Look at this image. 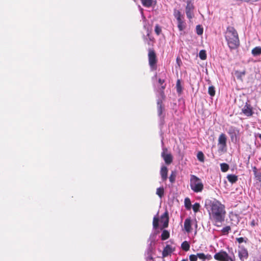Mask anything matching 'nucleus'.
I'll return each mask as SVG.
<instances>
[{
	"mask_svg": "<svg viewBox=\"0 0 261 261\" xmlns=\"http://www.w3.org/2000/svg\"><path fill=\"white\" fill-rule=\"evenodd\" d=\"M210 216L215 223H221L224 220L226 211L225 205L219 201L215 199L210 202Z\"/></svg>",
	"mask_w": 261,
	"mask_h": 261,
	"instance_id": "f257e3e1",
	"label": "nucleus"
},
{
	"mask_svg": "<svg viewBox=\"0 0 261 261\" xmlns=\"http://www.w3.org/2000/svg\"><path fill=\"white\" fill-rule=\"evenodd\" d=\"M225 37L230 49H236L240 45V41L237 31L232 27L227 28Z\"/></svg>",
	"mask_w": 261,
	"mask_h": 261,
	"instance_id": "f03ea898",
	"label": "nucleus"
},
{
	"mask_svg": "<svg viewBox=\"0 0 261 261\" xmlns=\"http://www.w3.org/2000/svg\"><path fill=\"white\" fill-rule=\"evenodd\" d=\"M190 187L195 193L201 192L203 189V185L200 178L194 175L190 178Z\"/></svg>",
	"mask_w": 261,
	"mask_h": 261,
	"instance_id": "7ed1b4c3",
	"label": "nucleus"
},
{
	"mask_svg": "<svg viewBox=\"0 0 261 261\" xmlns=\"http://www.w3.org/2000/svg\"><path fill=\"white\" fill-rule=\"evenodd\" d=\"M148 63L150 68L152 70L157 69L158 59L154 50L152 48H149L148 54Z\"/></svg>",
	"mask_w": 261,
	"mask_h": 261,
	"instance_id": "20e7f679",
	"label": "nucleus"
},
{
	"mask_svg": "<svg viewBox=\"0 0 261 261\" xmlns=\"http://www.w3.org/2000/svg\"><path fill=\"white\" fill-rule=\"evenodd\" d=\"M214 258L218 261H235V257L233 258L229 256L228 253L224 251H221L216 253L214 256Z\"/></svg>",
	"mask_w": 261,
	"mask_h": 261,
	"instance_id": "39448f33",
	"label": "nucleus"
},
{
	"mask_svg": "<svg viewBox=\"0 0 261 261\" xmlns=\"http://www.w3.org/2000/svg\"><path fill=\"white\" fill-rule=\"evenodd\" d=\"M166 96L165 93L162 92L161 93V98H159L157 100V112L159 116L164 118V115H163V112L165 111V107L163 104V101L165 99Z\"/></svg>",
	"mask_w": 261,
	"mask_h": 261,
	"instance_id": "423d86ee",
	"label": "nucleus"
},
{
	"mask_svg": "<svg viewBox=\"0 0 261 261\" xmlns=\"http://www.w3.org/2000/svg\"><path fill=\"white\" fill-rule=\"evenodd\" d=\"M161 156L165 163L167 165L170 164L173 161V156L170 153L168 152V149L167 148H163Z\"/></svg>",
	"mask_w": 261,
	"mask_h": 261,
	"instance_id": "0eeeda50",
	"label": "nucleus"
},
{
	"mask_svg": "<svg viewBox=\"0 0 261 261\" xmlns=\"http://www.w3.org/2000/svg\"><path fill=\"white\" fill-rule=\"evenodd\" d=\"M194 7L190 2H188L186 7V13L187 17L191 19L194 16L193 10Z\"/></svg>",
	"mask_w": 261,
	"mask_h": 261,
	"instance_id": "6e6552de",
	"label": "nucleus"
},
{
	"mask_svg": "<svg viewBox=\"0 0 261 261\" xmlns=\"http://www.w3.org/2000/svg\"><path fill=\"white\" fill-rule=\"evenodd\" d=\"M242 112L245 116L247 117L252 116L254 113L253 111V108L250 104H248L247 102L242 108Z\"/></svg>",
	"mask_w": 261,
	"mask_h": 261,
	"instance_id": "1a4fd4ad",
	"label": "nucleus"
},
{
	"mask_svg": "<svg viewBox=\"0 0 261 261\" xmlns=\"http://www.w3.org/2000/svg\"><path fill=\"white\" fill-rule=\"evenodd\" d=\"M226 141L227 138L225 134L222 133L220 135L218 138V145L220 146V148L223 150L226 147Z\"/></svg>",
	"mask_w": 261,
	"mask_h": 261,
	"instance_id": "9d476101",
	"label": "nucleus"
},
{
	"mask_svg": "<svg viewBox=\"0 0 261 261\" xmlns=\"http://www.w3.org/2000/svg\"><path fill=\"white\" fill-rule=\"evenodd\" d=\"M161 222L163 223V228H167L169 223V215L168 211H166L161 217Z\"/></svg>",
	"mask_w": 261,
	"mask_h": 261,
	"instance_id": "9b49d317",
	"label": "nucleus"
},
{
	"mask_svg": "<svg viewBox=\"0 0 261 261\" xmlns=\"http://www.w3.org/2000/svg\"><path fill=\"white\" fill-rule=\"evenodd\" d=\"M239 257L242 261H244L248 257V252L247 249L244 247L242 248L239 251Z\"/></svg>",
	"mask_w": 261,
	"mask_h": 261,
	"instance_id": "f8f14e48",
	"label": "nucleus"
},
{
	"mask_svg": "<svg viewBox=\"0 0 261 261\" xmlns=\"http://www.w3.org/2000/svg\"><path fill=\"white\" fill-rule=\"evenodd\" d=\"M174 250L172 249L170 245H167L164 248L162 252L163 257H165L167 256L168 255L170 254Z\"/></svg>",
	"mask_w": 261,
	"mask_h": 261,
	"instance_id": "ddd939ff",
	"label": "nucleus"
},
{
	"mask_svg": "<svg viewBox=\"0 0 261 261\" xmlns=\"http://www.w3.org/2000/svg\"><path fill=\"white\" fill-rule=\"evenodd\" d=\"M184 228L187 232L191 231V220L190 218H187L185 220Z\"/></svg>",
	"mask_w": 261,
	"mask_h": 261,
	"instance_id": "4468645a",
	"label": "nucleus"
},
{
	"mask_svg": "<svg viewBox=\"0 0 261 261\" xmlns=\"http://www.w3.org/2000/svg\"><path fill=\"white\" fill-rule=\"evenodd\" d=\"M161 175L163 181H165L167 179L168 169L166 166L162 167L160 171Z\"/></svg>",
	"mask_w": 261,
	"mask_h": 261,
	"instance_id": "2eb2a0df",
	"label": "nucleus"
},
{
	"mask_svg": "<svg viewBox=\"0 0 261 261\" xmlns=\"http://www.w3.org/2000/svg\"><path fill=\"white\" fill-rule=\"evenodd\" d=\"M227 178L229 182L231 184L236 182L238 179V176L234 174H228L227 176Z\"/></svg>",
	"mask_w": 261,
	"mask_h": 261,
	"instance_id": "dca6fc26",
	"label": "nucleus"
},
{
	"mask_svg": "<svg viewBox=\"0 0 261 261\" xmlns=\"http://www.w3.org/2000/svg\"><path fill=\"white\" fill-rule=\"evenodd\" d=\"M251 53L254 56L261 55V47L257 46L254 47L252 49Z\"/></svg>",
	"mask_w": 261,
	"mask_h": 261,
	"instance_id": "f3484780",
	"label": "nucleus"
},
{
	"mask_svg": "<svg viewBox=\"0 0 261 261\" xmlns=\"http://www.w3.org/2000/svg\"><path fill=\"white\" fill-rule=\"evenodd\" d=\"M141 1L142 5L147 8L150 7L153 3V0H141Z\"/></svg>",
	"mask_w": 261,
	"mask_h": 261,
	"instance_id": "a211bd4d",
	"label": "nucleus"
},
{
	"mask_svg": "<svg viewBox=\"0 0 261 261\" xmlns=\"http://www.w3.org/2000/svg\"><path fill=\"white\" fill-rule=\"evenodd\" d=\"M170 237V234L168 231L164 230L163 231L161 234V239L163 241L168 239Z\"/></svg>",
	"mask_w": 261,
	"mask_h": 261,
	"instance_id": "6ab92c4d",
	"label": "nucleus"
},
{
	"mask_svg": "<svg viewBox=\"0 0 261 261\" xmlns=\"http://www.w3.org/2000/svg\"><path fill=\"white\" fill-rule=\"evenodd\" d=\"M174 15L175 17L176 18L177 20H179L181 19H184V16L181 15L180 12L178 10H175L174 12Z\"/></svg>",
	"mask_w": 261,
	"mask_h": 261,
	"instance_id": "aec40b11",
	"label": "nucleus"
},
{
	"mask_svg": "<svg viewBox=\"0 0 261 261\" xmlns=\"http://www.w3.org/2000/svg\"><path fill=\"white\" fill-rule=\"evenodd\" d=\"M185 206L186 209L189 210L191 208V202L189 198L187 197L185 199Z\"/></svg>",
	"mask_w": 261,
	"mask_h": 261,
	"instance_id": "412c9836",
	"label": "nucleus"
},
{
	"mask_svg": "<svg viewBox=\"0 0 261 261\" xmlns=\"http://www.w3.org/2000/svg\"><path fill=\"white\" fill-rule=\"evenodd\" d=\"M181 247L182 249L185 251H188L190 249V244L187 241H184L182 243Z\"/></svg>",
	"mask_w": 261,
	"mask_h": 261,
	"instance_id": "4be33fe9",
	"label": "nucleus"
},
{
	"mask_svg": "<svg viewBox=\"0 0 261 261\" xmlns=\"http://www.w3.org/2000/svg\"><path fill=\"white\" fill-rule=\"evenodd\" d=\"M177 27L179 31H182L185 28V24L184 19H181L177 21Z\"/></svg>",
	"mask_w": 261,
	"mask_h": 261,
	"instance_id": "5701e85b",
	"label": "nucleus"
},
{
	"mask_svg": "<svg viewBox=\"0 0 261 261\" xmlns=\"http://www.w3.org/2000/svg\"><path fill=\"white\" fill-rule=\"evenodd\" d=\"M156 194L160 197L162 198L164 194V189L163 187L157 188Z\"/></svg>",
	"mask_w": 261,
	"mask_h": 261,
	"instance_id": "b1692460",
	"label": "nucleus"
},
{
	"mask_svg": "<svg viewBox=\"0 0 261 261\" xmlns=\"http://www.w3.org/2000/svg\"><path fill=\"white\" fill-rule=\"evenodd\" d=\"M221 170L222 172H225L229 169V165L226 163H221L220 164Z\"/></svg>",
	"mask_w": 261,
	"mask_h": 261,
	"instance_id": "393cba45",
	"label": "nucleus"
},
{
	"mask_svg": "<svg viewBox=\"0 0 261 261\" xmlns=\"http://www.w3.org/2000/svg\"><path fill=\"white\" fill-rule=\"evenodd\" d=\"M196 33L198 35H201L203 34V29L200 25H197L196 27Z\"/></svg>",
	"mask_w": 261,
	"mask_h": 261,
	"instance_id": "a878e982",
	"label": "nucleus"
},
{
	"mask_svg": "<svg viewBox=\"0 0 261 261\" xmlns=\"http://www.w3.org/2000/svg\"><path fill=\"white\" fill-rule=\"evenodd\" d=\"M199 56L200 59L204 60L206 59V54L205 50H201L200 51Z\"/></svg>",
	"mask_w": 261,
	"mask_h": 261,
	"instance_id": "bb28decb",
	"label": "nucleus"
},
{
	"mask_svg": "<svg viewBox=\"0 0 261 261\" xmlns=\"http://www.w3.org/2000/svg\"><path fill=\"white\" fill-rule=\"evenodd\" d=\"M159 218L157 217H154L153 219V227L154 229H156L159 227Z\"/></svg>",
	"mask_w": 261,
	"mask_h": 261,
	"instance_id": "cd10ccee",
	"label": "nucleus"
},
{
	"mask_svg": "<svg viewBox=\"0 0 261 261\" xmlns=\"http://www.w3.org/2000/svg\"><path fill=\"white\" fill-rule=\"evenodd\" d=\"M176 90L178 93L180 94L182 91V87L180 83V81L178 80L176 82Z\"/></svg>",
	"mask_w": 261,
	"mask_h": 261,
	"instance_id": "c85d7f7f",
	"label": "nucleus"
},
{
	"mask_svg": "<svg viewBox=\"0 0 261 261\" xmlns=\"http://www.w3.org/2000/svg\"><path fill=\"white\" fill-rule=\"evenodd\" d=\"M208 93L211 96H214L215 95V87L213 86H210L208 89Z\"/></svg>",
	"mask_w": 261,
	"mask_h": 261,
	"instance_id": "c756f323",
	"label": "nucleus"
},
{
	"mask_svg": "<svg viewBox=\"0 0 261 261\" xmlns=\"http://www.w3.org/2000/svg\"><path fill=\"white\" fill-rule=\"evenodd\" d=\"M176 172L174 171H172L170 176H169V180L171 183L174 182L175 181V178H176Z\"/></svg>",
	"mask_w": 261,
	"mask_h": 261,
	"instance_id": "7c9ffc66",
	"label": "nucleus"
},
{
	"mask_svg": "<svg viewBox=\"0 0 261 261\" xmlns=\"http://www.w3.org/2000/svg\"><path fill=\"white\" fill-rule=\"evenodd\" d=\"M197 159L200 162H204V156L203 153L201 151L198 152L197 155Z\"/></svg>",
	"mask_w": 261,
	"mask_h": 261,
	"instance_id": "2f4dec72",
	"label": "nucleus"
},
{
	"mask_svg": "<svg viewBox=\"0 0 261 261\" xmlns=\"http://www.w3.org/2000/svg\"><path fill=\"white\" fill-rule=\"evenodd\" d=\"M230 230V227L229 226H227L226 227H223L221 231L224 234H227Z\"/></svg>",
	"mask_w": 261,
	"mask_h": 261,
	"instance_id": "473e14b6",
	"label": "nucleus"
},
{
	"mask_svg": "<svg viewBox=\"0 0 261 261\" xmlns=\"http://www.w3.org/2000/svg\"><path fill=\"white\" fill-rule=\"evenodd\" d=\"M200 207V204L199 203H195L193 205V210L195 213H197L199 211V208Z\"/></svg>",
	"mask_w": 261,
	"mask_h": 261,
	"instance_id": "72a5a7b5",
	"label": "nucleus"
},
{
	"mask_svg": "<svg viewBox=\"0 0 261 261\" xmlns=\"http://www.w3.org/2000/svg\"><path fill=\"white\" fill-rule=\"evenodd\" d=\"M155 33L157 35H159L162 32V29L158 24H156L154 29Z\"/></svg>",
	"mask_w": 261,
	"mask_h": 261,
	"instance_id": "f704fd0d",
	"label": "nucleus"
},
{
	"mask_svg": "<svg viewBox=\"0 0 261 261\" xmlns=\"http://www.w3.org/2000/svg\"><path fill=\"white\" fill-rule=\"evenodd\" d=\"M237 76L238 79H241L243 76H244L246 74V71L244 70L242 72H236Z\"/></svg>",
	"mask_w": 261,
	"mask_h": 261,
	"instance_id": "c9c22d12",
	"label": "nucleus"
},
{
	"mask_svg": "<svg viewBox=\"0 0 261 261\" xmlns=\"http://www.w3.org/2000/svg\"><path fill=\"white\" fill-rule=\"evenodd\" d=\"M189 259L190 261H197V254H191L189 256Z\"/></svg>",
	"mask_w": 261,
	"mask_h": 261,
	"instance_id": "e433bc0d",
	"label": "nucleus"
},
{
	"mask_svg": "<svg viewBox=\"0 0 261 261\" xmlns=\"http://www.w3.org/2000/svg\"><path fill=\"white\" fill-rule=\"evenodd\" d=\"M197 258L199 259L205 260V254L203 253H198L197 254Z\"/></svg>",
	"mask_w": 261,
	"mask_h": 261,
	"instance_id": "4c0bfd02",
	"label": "nucleus"
},
{
	"mask_svg": "<svg viewBox=\"0 0 261 261\" xmlns=\"http://www.w3.org/2000/svg\"><path fill=\"white\" fill-rule=\"evenodd\" d=\"M254 176L256 180L261 182V172L257 173L256 175H254Z\"/></svg>",
	"mask_w": 261,
	"mask_h": 261,
	"instance_id": "58836bf2",
	"label": "nucleus"
},
{
	"mask_svg": "<svg viewBox=\"0 0 261 261\" xmlns=\"http://www.w3.org/2000/svg\"><path fill=\"white\" fill-rule=\"evenodd\" d=\"M236 240L238 241V242L240 244H241L244 242L245 243H246V242H247L246 240H245L243 237L238 238L236 239Z\"/></svg>",
	"mask_w": 261,
	"mask_h": 261,
	"instance_id": "ea45409f",
	"label": "nucleus"
},
{
	"mask_svg": "<svg viewBox=\"0 0 261 261\" xmlns=\"http://www.w3.org/2000/svg\"><path fill=\"white\" fill-rule=\"evenodd\" d=\"M166 88V84L164 85H161V89H160V98H161V93L162 92H163L164 93V90Z\"/></svg>",
	"mask_w": 261,
	"mask_h": 261,
	"instance_id": "a19ab883",
	"label": "nucleus"
},
{
	"mask_svg": "<svg viewBox=\"0 0 261 261\" xmlns=\"http://www.w3.org/2000/svg\"><path fill=\"white\" fill-rule=\"evenodd\" d=\"M212 259V256L211 254H205V259H206V260H211Z\"/></svg>",
	"mask_w": 261,
	"mask_h": 261,
	"instance_id": "79ce46f5",
	"label": "nucleus"
},
{
	"mask_svg": "<svg viewBox=\"0 0 261 261\" xmlns=\"http://www.w3.org/2000/svg\"><path fill=\"white\" fill-rule=\"evenodd\" d=\"M158 82L161 85H162L165 83V80L164 79H159Z\"/></svg>",
	"mask_w": 261,
	"mask_h": 261,
	"instance_id": "37998d69",
	"label": "nucleus"
},
{
	"mask_svg": "<svg viewBox=\"0 0 261 261\" xmlns=\"http://www.w3.org/2000/svg\"><path fill=\"white\" fill-rule=\"evenodd\" d=\"M252 169H253V172L254 175H256V174L257 173H258L257 169L256 167L255 166H254L252 168Z\"/></svg>",
	"mask_w": 261,
	"mask_h": 261,
	"instance_id": "c03bdc74",
	"label": "nucleus"
},
{
	"mask_svg": "<svg viewBox=\"0 0 261 261\" xmlns=\"http://www.w3.org/2000/svg\"><path fill=\"white\" fill-rule=\"evenodd\" d=\"M251 225H252V226H254V225H255L254 221H252L251 222Z\"/></svg>",
	"mask_w": 261,
	"mask_h": 261,
	"instance_id": "a18cd8bd",
	"label": "nucleus"
},
{
	"mask_svg": "<svg viewBox=\"0 0 261 261\" xmlns=\"http://www.w3.org/2000/svg\"><path fill=\"white\" fill-rule=\"evenodd\" d=\"M257 136H258V138L260 139V140H261V134H258L257 135Z\"/></svg>",
	"mask_w": 261,
	"mask_h": 261,
	"instance_id": "49530a36",
	"label": "nucleus"
},
{
	"mask_svg": "<svg viewBox=\"0 0 261 261\" xmlns=\"http://www.w3.org/2000/svg\"><path fill=\"white\" fill-rule=\"evenodd\" d=\"M181 261H188V259H184L181 260Z\"/></svg>",
	"mask_w": 261,
	"mask_h": 261,
	"instance_id": "de8ad7c7",
	"label": "nucleus"
},
{
	"mask_svg": "<svg viewBox=\"0 0 261 261\" xmlns=\"http://www.w3.org/2000/svg\"><path fill=\"white\" fill-rule=\"evenodd\" d=\"M258 261H261V256L259 257V258Z\"/></svg>",
	"mask_w": 261,
	"mask_h": 261,
	"instance_id": "09e8293b",
	"label": "nucleus"
},
{
	"mask_svg": "<svg viewBox=\"0 0 261 261\" xmlns=\"http://www.w3.org/2000/svg\"><path fill=\"white\" fill-rule=\"evenodd\" d=\"M134 1L136 2L137 0H134Z\"/></svg>",
	"mask_w": 261,
	"mask_h": 261,
	"instance_id": "8fccbe9b",
	"label": "nucleus"
}]
</instances>
